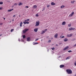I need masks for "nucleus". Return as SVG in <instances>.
Wrapping results in <instances>:
<instances>
[{
	"mask_svg": "<svg viewBox=\"0 0 76 76\" xmlns=\"http://www.w3.org/2000/svg\"><path fill=\"white\" fill-rule=\"evenodd\" d=\"M66 72H67L68 74H72V71L70 69H66Z\"/></svg>",
	"mask_w": 76,
	"mask_h": 76,
	"instance_id": "nucleus-1",
	"label": "nucleus"
},
{
	"mask_svg": "<svg viewBox=\"0 0 76 76\" xmlns=\"http://www.w3.org/2000/svg\"><path fill=\"white\" fill-rule=\"evenodd\" d=\"M28 30H29V29H27V28L25 29H24L23 31V34H25V33L27 32V31H28Z\"/></svg>",
	"mask_w": 76,
	"mask_h": 76,
	"instance_id": "nucleus-2",
	"label": "nucleus"
},
{
	"mask_svg": "<svg viewBox=\"0 0 76 76\" xmlns=\"http://www.w3.org/2000/svg\"><path fill=\"white\" fill-rule=\"evenodd\" d=\"M39 25V21H37L36 22V24L35 25V26H37Z\"/></svg>",
	"mask_w": 76,
	"mask_h": 76,
	"instance_id": "nucleus-3",
	"label": "nucleus"
},
{
	"mask_svg": "<svg viewBox=\"0 0 76 76\" xmlns=\"http://www.w3.org/2000/svg\"><path fill=\"white\" fill-rule=\"evenodd\" d=\"M57 37H58V34H56L54 35L55 38H57Z\"/></svg>",
	"mask_w": 76,
	"mask_h": 76,
	"instance_id": "nucleus-4",
	"label": "nucleus"
},
{
	"mask_svg": "<svg viewBox=\"0 0 76 76\" xmlns=\"http://www.w3.org/2000/svg\"><path fill=\"white\" fill-rule=\"evenodd\" d=\"M68 48H69V46H67L66 47H65V48H64L63 49V50L64 51H65V50H67V49H68Z\"/></svg>",
	"mask_w": 76,
	"mask_h": 76,
	"instance_id": "nucleus-5",
	"label": "nucleus"
},
{
	"mask_svg": "<svg viewBox=\"0 0 76 76\" xmlns=\"http://www.w3.org/2000/svg\"><path fill=\"white\" fill-rule=\"evenodd\" d=\"M73 15H74V12H73L71 14H70L69 15V17H72Z\"/></svg>",
	"mask_w": 76,
	"mask_h": 76,
	"instance_id": "nucleus-6",
	"label": "nucleus"
},
{
	"mask_svg": "<svg viewBox=\"0 0 76 76\" xmlns=\"http://www.w3.org/2000/svg\"><path fill=\"white\" fill-rule=\"evenodd\" d=\"M73 35V34H67V37H72Z\"/></svg>",
	"mask_w": 76,
	"mask_h": 76,
	"instance_id": "nucleus-7",
	"label": "nucleus"
},
{
	"mask_svg": "<svg viewBox=\"0 0 76 76\" xmlns=\"http://www.w3.org/2000/svg\"><path fill=\"white\" fill-rule=\"evenodd\" d=\"M74 29H75V28H69V31H72V30H74Z\"/></svg>",
	"mask_w": 76,
	"mask_h": 76,
	"instance_id": "nucleus-8",
	"label": "nucleus"
},
{
	"mask_svg": "<svg viewBox=\"0 0 76 76\" xmlns=\"http://www.w3.org/2000/svg\"><path fill=\"white\" fill-rule=\"evenodd\" d=\"M66 24V22L65 21L63 22L62 23V25H65Z\"/></svg>",
	"mask_w": 76,
	"mask_h": 76,
	"instance_id": "nucleus-9",
	"label": "nucleus"
},
{
	"mask_svg": "<svg viewBox=\"0 0 76 76\" xmlns=\"http://www.w3.org/2000/svg\"><path fill=\"white\" fill-rule=\"evenodd\" d=\"M60 68H63V67H64V65H61L60 66Z\"/></svg>",
	"mask_w": 76,
	"mask_h": 76,
	"instance_id": "nucleus-10",
	"label": "nucleus"
},
{
	"mask_svg": "<svg viewBox=\"0 0 76 76\" xmlns=\"http://www.w3.org/2000/svg\"><path fill=\"white\" fill-rule=\"evenodd\" d=\"M51 5H52V6L56 5V3H54L53 2H52L51 3Z\"/></svg>",
	"mask_w": 76,
	"mask_h": 76,
	"instance_id": "nucleus-11",
	"label": "nucleus"
},
{
	"mask_svg": "<svg viewBox=\"0 0 76 76\" xmlns=\"http://www.w3.org/2000/svg\"><path fill=\"white\" fill-rule=\"evenodd\" d=\"M38 28H35L34 29V32H37L38 31Z\"/></svg>",
	"mask_w": 76,
	"mask_h": 76,
	"instance_id": "nucleus-12",
	"label": "nucleus"
},
{
	"mask_svg": "<svg viewBox=\"0 0 76 76\" xmlns=\"http://www.w3.org/2000/svg\"><path fill=\"white\" fill-rule=\"evenodd\" d=\"M27 41H30V37H28L27 38Z\"/></svg>",
	"mask_w": 76,
	"mask_h": 76,
	"instance_id": "nucleus-13",
	"label": "nucleus"
},
{
	"mask_svg": "<svg viewBox=\"0 0 76 76\" xmlns=\"http://www.w3.org/2000/svg\"><path fill=\"white\" fill-rule=\"evenodd\" d=\"M23 23H24V25H26V24H29V23L28 22H23Z\"/></svg>",
	"mask_w": 76,
	"mask_h": 76,
	"instance_id": "nucleus-14",
	"label": "nucleus"
},
{
	"mask_svg": "<svg viewBox=\"0 0 76 76\" xmlns=\"http://www.w3.org/2000/svg\"><path fill=\"white\" fill-rule=\"evenodd\" d=\"M45 32V31H42L41 34H44Z\"/></svg>",
	"mask_w": 76,
	"mask_h": 76,
	"instance_id": "nucleus-15",
	"label": "nucleus"
},
{
	"mask_svg": "<svg viewBox=\"0 0 76 76\" xmlns=\"http://www.w3.org/2000/svg\"><path fill=\"white\" fill-rule=\"evenodd\" d=\"M68 41V39H67L65 38L64 39V41L65 42H66V41Z\"/></svg>",
	"mask_w": 76,
	"mask_h": 76,
	"instance_id": "nucleus-16",
	"label": "nucleus"
},
{
	"mask_svg": "<svg viewBox=\"0 0 76 76\" xmlns=\"http://www.w3.org/2000/svg\"><path fill=\"white\" fill-rule=\"evenodd\" d=\"M12 10H13V9H11L8 10L7 11V12H11V11H12Z\"/></svg>",
	"mask_w": 76,
	"mask_h": 76,
	"instance_id": "nucleus-17",
	"label": "nucleus"
},
{
	"mask_svg": "<svg viewBox=\"0 0 76 76\" xmlns=\"http://www.w3.org/2000/svg\"><path fill=\"white\" fill-rule=\"evenodd\" d=\"M22 23H22V22H20V27L22 26Z\"/></svg>",
	"mask_w": 76,
	"mask_h": 76,
	"instance_id": "nucleus-18",
	"label": "nucleus"
},
{
	"mask_svg": "<svg viewBox=\"0 0 76 76\" xmlns=\"http://www.w3.org/2000/svg\"><path fill=\"white\" fill-rule=\"evenodd\" d=\"M23 4H22V3L19 2V4H18V6H21Z\"/></svg>",
	"mask_w": 76,
	"mask_h": 76,
	"instance_id": "nucleus-19",
	"label": "nucleus"
},
{
	"mask_svg": "<svg viewBox=\"0 0 76 76\" xmlns=\"http://www.w3.org/2000/svg\"><path fill=\"white\" fill-rule=\"evenodd\" d=\"M37 6L36 5H34L33 7V8H34V9H36L37 8Z\"/></svg>",
	"mask_w": 76,
	"mask_h": 76,
	"instance_id": "nucleus-20",
	"label": "nucleus"
},
{
	"mask_svg": "<svg viewBox=\"0 0 76 76\" xmlns=\"http://www.w3.org/2000/svg\"><path fill=\"white\" fill-rule=\"evenodd\" d=\"M61 9H63V8H64V5H62L61 7Z\"/></svg>",
	"mask_w": 76,
	"mask_h": 76,
	"instance_id": "nucleus-21",
	"label": "nucleus"
},
{
	"mask_svg": "<svg viewBox=\"0 0 76 76\" xmlns=\"http://www.w3.org/2000/svg\"><path fill=\"white\" fill-rule=\"evenodd\" d=\"M70 58V56L67 57L66 58V60H67V59H69Z\"/></svg>",
	"mask_w": 76,
	"mask_h": 76,
	"instance_id": "nucleus-22",
	"label": "nucleus"
},
{
	"mask_svg": "<svg viewBox=\"0 0 76 76\" xmlns=\"http://www.w3.org/2000/svg\"><path fill=\"white\" fill-rule=\"evenodd\" d=\"M23 38H25L26 36L25 35H23Z\"/></svg>",
	"mask_w": 76,
	"mask_h": 76,
	"instance_id": "nucleus-23",
	"label": "nucleus"
},
{
	"mask_svg": "<svg viewBox=\"0 0 76 76\" xmlns=\"http://www.w3.org/2000/svg\"><path fill=\"white\" fill-rule=\"evenodd\" d=\"M16 5H18V3H15L14 4V6H16Z\"/></svg>",
	"mask_w": 76,
	"mask_h": 76,
	"instance_id": "nucleus-24",
	"label": "nucleus"
},
{
	"mask_svg": "<svg viewBox=\"0 0 76 76\" xmlns=\"http://www.w3.org/2000/svg\"><path fill=\"white\" fill-rule=\"evenodd\" d=\"M74 2H75V1H71V3L73 4V3H74Z\"/></svg>",
	"mask_w": 76,
	"mask_h": 76,
	"instance_id": "nucleus-25",
	"label": "nucleus"
},
{
	"mask_svg": "<svg viewBox=\"0 0 76 76\" xmlns=\"http://www.w3.org/2000/svg\"><path fill=\"white\" fill-rule=\"evenodd\" d=\"M13 31H14V29H12L11 30V32H13Z\"/></svg>",
	"mask_w": 76,
	"mask_h": 76,
	"instance_id": "nucleus-26",
	"label": "nucleus"
},
{
	"mask_svg": "<svg viewBox=\"0 0 76 76\" xmlns=\"http://www.w3.org/2000/svg\"><path fill=\"white\" fill-rule=\"evenodd\" d=\"M68 52L69 53H72V50H69L68 51Z\"/></svg>",
	"mask_w": 76,
	"mask_h": 76,
	"instance_id": "nucleus-27",
	"label": "nucleus"
},
{
	"mask_svg": "<svg viewBox=\"0 0 76 76\" xmlns=\"http://www.w3.org/2000/svg\"><path fill=\"white\" fill-rule=\"evenodd\" d=\"M38 44V43L36 42V43H35L33 45H35V44Z\"/></svg>",
	"mask_w": 76,
	"mask_h": 76,
	"instance_id": "nucleus-28",
	"label": "nucleus"
},
{
	"mask_svg": "<svg viewBox=\"0 0 76 76\" xmlns=\"http://www.w3.org/2000/svg\"><path fill=\"white\" fill-rule=\"evenodd\" d=\"M3 2H0V4H3Z\"/></svg>",
	"mask_w": 76,
	"mask_h": 76,
	"instance_id": "nucleus-29",
	"label": "nucleus"
},
{
	"mask_svg": "<svg viewBox=\"0 0 76 76\" xmlns=\"http://www.w3.org/2000/svg\"><path fill=\"white\" fill-rule=\"evenodd\" d=\"M68 26H69V27H70L71 26V24H69L68 25Z\"/></svg>",
	"mask_w": 76,
	"mask_h": 76,
	"instance_id": "nucleus-30",
	"label": "nucleus"
},
{
	"mask_svg": "<svg viewBox=\"0 0 76 76\" xmlns=\"http://www.w3.org/2000/svg\"><path fill=\"white\" fill-rule=\"evenodd\" d=\"M45 7H43V10H42V11H43V10H45Z\"/></svg>",
	"mask_w": 76,
	"mask_h": 76,
	"instance_id": "nucleus-31",
	"label": "nucleus"
},
{
	"mask_svg": "<svg viewBox=\"0 0 76 76\" xmlns=\"http://www.w3.org/2000/svg\"><path fill=\"white\" fill-rule=\"evenodd\" d=\"M54 49H55V48H52V50H54Z\"/></svg>",
	"mask_w": 76,
	"mask_h": 76,
	"instance_id": "nucleus-32",
	"label": "nucleus"
},
{
	"mask_svg": "<svg viewBox=\"0 0 76 76\" xmlns=\"http://www.w3.org/2000/svg\"><path fill=\"white\" fill-rule=\"evenodd\" d=\"M38 39H39V38H37L36 39H35V41H38Z\"/></svg>",
	"mask_w": 76,
	"mask_h": 76,
	"instance_id": "nucleus-33",
	"label": "nucleus"
},
{
	"mask_svg": "<svg viewBox=\"0 0 76 76\" xmlns=\"http://www.w3.org/2000/svg\"><path fill=\"white\" fill-rule=\"evenodd\" d=\"M47 7H50V5H47Z\"/></svg>",
	"mask_w": 76,
	"mask_h": 76,
	"instance_id": "nucleus-34",
	"label": "nucleus"
},
{
	"mask_svg": "<svg viewBox=\"0 0 76 76\" xmlns=\"http://www.w3.org/2000/svg\"><path fill=\"white\" fill-rule=\"evenodd\" d=\"M51 40H49V41H48V42H51Z\"/></svg>",
	"mask_w": 76,
	"mask_h": 76,
	"instance_id": "nucleus-35",
	"label": "nucleus"
},
{
	"mask_svg": "<svg viewBox=\"0 0 76 76\" xmlns=\"http://www.w3.org/2000/svg\"><path fill=\"white\" fill-rule=\"evenodd\" d=\"M3 8L2 7H0V10H2Z\"/></svg>",
	"mask_w": 76,
	"mask_h": 76,
	"instance_id": "nucleus-36",
	"label": "nucleus"
},
{
	"mask_svg": "<svg viewBox=\"0 0 76 76\" xmlns=\"http://www.w3.org/2000/svg\"><path fill=\"white\" fill-rule=\"evenodd\" d=\"M36 16H37V17H38V14L36 15Z\"/></svg>",
	"mask_w": 76,
	"mask_h": 76,
	"instance_id": "nucleus-37",
	"label": "nucleus"
},
{
	"mask_svg": "<svg viewBox=\"0 0 76 76\" xmlns=\"http://www.w3.org/2000/svg\"><path fill=\"white\" fill-rule=\"evenodd\" d=\"M3 25V23H0V25Z\"/></svg>",
	"mask_w": 76,
	"mask_h": 76,
	"instance_id": "nucleus-38",
	"label": "nucleus"
},
{
	"mask_svg": "<svg viewBox=\"0 0 76 76\" xmlns=\"http://www.w3.org/2000/svg\"><path fill=\"white\" fill-rule=\"evenodd\" d=\"M44 31H45V32L46 31H47V29H46Z\"/></svg>",
	"mask_w": 76,
	"mask_h": 76,
	"instance_id": "nucleus-39",
	"label": "nucleus"
},
{
	"mask_svg": "<svg viewBox=\"0 0 76 76\" xmlns=\"http://www.w3.org/2000/svg\"><path fill=\"white\" fill-rule=\"evenodd\" d=\"M62 38H64V36H62L61 37Z\"/></svg>",
	"mask_w": 76,
	"mask_h": 76,
	"instance_id": "nucleus-40",
	"label": "nucleus"
},
{
	"mask_svg": "<svg viewBox=\"0 0 76 76\" xmlns=\"http://www.w3.org/2000/svg\"><path fill=\"white\" fill-rule=\"evenodd\" d=\"M56 46H57V47H58V44H56Z\"/></svg>",
	"mask_w": 76,
	"mask_h": 76,
	"instance_id": "nucleus-41",
	"label": "nucleus"
},
{
	"mask_svg": "<svg viewBox=\"0 0 76 76\" xmlns=\"http://www.w3.org/2000/svg\"><path fill=\"white\" fill-rule=\"evenodd\" d=\"M25 7H26L27 8H28V7H28V6H27Z\"/></svg>",
	"mask_w": 76,
	"mask_h": 76,
	"instance_id": "nucleus-42",
	"label": "nucleus"
},
{
	"mask_svg": "<svg viewBox=\"0 0 76 76\" xmlns=\"http://www.w3.org/2000/svg\"><path fill=\"white\" fill-rule=\"evenodd\" d=\"M27 21V20H25V21H24V22H26Z\"/></svg>",
	"mask_w": 76,
	"mask_h": 76,
	"instance_id": "nucleus-43",
	"label": "nucleus"
},
{
	"mask_svg": "<svg viewBox=\"0 0 76 76\" xmlns=\"http://www.w3.org/2000/svg\"><path fill=\"white\" fill-rule=\"evenodd\" d=\"M74 65H75V66H76V62L75 63Z\"/></svg>",
	"mask_w": 76,
	"mask_h": 76,
	"instance_id": "nucleus-44",
	"label": "nucleus"
},
{
	"mask_svg": "<svg viewBox=\"0 0 76 76\" xmlns=\"http://www.w3.org/2000/svg\"><path fill=\"white\" fill-rule=\"evenodd\" d=\"M27 21H29V19H27Z\"/></svg>",
	"mask_w": 76,
	"mask_h": 76,
	"instance_id": "nucleus-45",
	"label": "nucleus"
},
{
	"mask_svg": "<svg viewBox=\"0 0 76 76\" xmlns=\"http://www.w3.org/2000/svg\"><path fill=\"white\" fill-rule=\"evenodd\" d=\"M75 39H72V41H75Z\"/></svg>",
	"mask_w": 76,
	"mask_h": 76,
	"instance_id": "nucleus-46",
	"label": "nucleus"
},
{
	"mask_svg": "<svg viewBox=\"0 0 76 76\" xmlns=\"http://www.w3.org/2000/svg\"><path fill=\"white\" fill-rule=\"evenodd\" d=\"M14 7V5H12V7L13 8V7Z\"/></svg>",
	"mask_w": 76,
	"mask_h": 76,
	"instance_id": "nucleus-47",
	"label": "nucleus"
},
{
	"mask_svg": "<svg viewBox=\"0 0 76 76\" xmlns=\"http://www.w3.org/2000/svg\"><path fill=\"white\" fill-rule=\"evenodd\" d=\"M15 15H13V17H15Z\"/></svg>",
	"mask_w": 76,
	"mask_h": 76,
	"instance_id": "nucleus-48",
	"label": "nucleus"
},
{
	"mask_svg": "<svg viewBox=\"0 0 76 76\" xmlns=\"http://www.w3.org/2000/svg\"><path fill=\"white\" fill-rule=\"evenodd\" d=\"M3 18H4V20H5V19H6V18H5L3 17Z\"/></svg>",
	"mask_w": 76,
	"mask_h": 76,
	"instance_id": "nucleus-49",
	"label": "nucleus"
},
{
	"mask_svg": "<svg viewBox=\"0 0 76 76\" xmlns=\"http://www.w3.org/2000/svg\"><path fill=\"white\" fill-rule=\"evenodd\" d=\"M61 44H62L61 43H59V45H61Z\"/></svg>",
	"mask_w": 76,
	"mask_h": 76,
	"instance_id": "nucleus-50",
	"label": "nucleus"
},
{
	"mask_svg": "<svg viewBox=\"0 0 76 76\" xmlns=\"http://www.w3.org/2000/svg\"><path fill=\"white\" fill-rule=\"evenodd\" d=\"M1 35H2V34H0V37H1Z\"/></svg>",
	"mask_w": 76,
	"mask_h": 76,
	"instance_id": "nucleus-51",
	"label": "nucleus"
},
{
	"mask_svg": "<svg viewBox=\"0 0 76 76\" xmlns=\"http://www.w3.org/2000/svg\"><path fill=\"white\" fill-rule=\"evenodd\" d=\"M18 41H20V40L19 39V40H18Z\"/></svg>",
	"mask_w": 76,
	"mask_h": 76,
	"instance_id": "nucleus-52",
	"label": "nucleus"
},
{
	"mask_svg": "<svg viewBox=\"0 0 76 76\" xmlns=\"http://www.w3.org/2000/svg\"><path fill=\"white\" fill-rule=\"evenodd\" d=\"M14 21V20H12V21Z\"/></svg>",
	"mask_w": 76,
	"mask_h": 76,
	"instance_id": "nucleus-53",
	"label": "nucleus"
},
{
	"mask_svg": "<svg viewBox=\"0 0 76 76\" xmlns=\"http://www.w3.org/2000/svg\"><path fill=\"white\" fill-rule=\"evenodd\" d=\"M19 17H20V15H19Z\"/></svg>",
	"mask_w": 76,
	"mask_h": 76,
	"instance_id": "nucleus-54",
	"label": "nucleus"
},
{
	"mask_svg": "<svg viewBox=\"0 0 76 76\" xmlns=\"http://www.w3.org/2000/svg\"><path fill=\"white\" fill-rule=\"evenodd\" d=\"M51 39H53V38H52Z\"/></svg>",
	"mask_w": 76,
	"mask_h": 76,
	"instance_id": "nucleus-55",
	"label": "nucleus"
},
{
	"mask_svg": "<svg viewBox=\"0 0 76 76\" xmlns=\"http://www.w3.org/2000/svg\"><path fill=\"white\" fill-rule=\"evenodd\" d=\"M10 22H11V21H10Z\"/></svg>",
	"mask_w": 76,
	"mask_h": 76,
	"instance_id": "nucleus-56",
	"label": "nucleus"
},
{
	"mask_svg": "<svg viewBox=\"0 0 76 76\" xmlns=\"http://www.w3.org/2000/svg\"><path fill=\"white\" fill-rule=\"evenodd\" d=\"M61 36L60 37L61 38Z\"/></svg>",
	"mask_w": 76,
	"mask_h": 76,
	"instance_id": "nucleus-57",
	"label": "nucleus"
}]
</instances>
